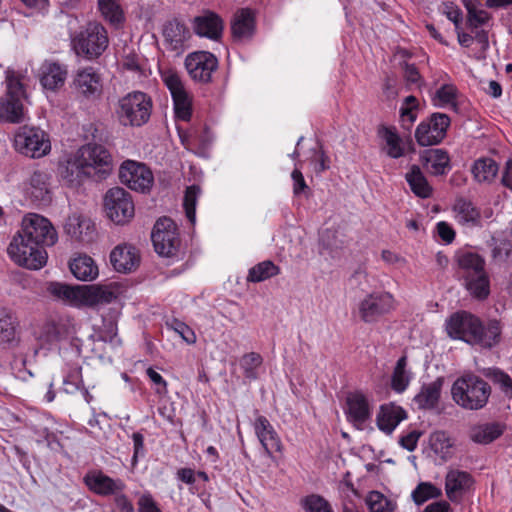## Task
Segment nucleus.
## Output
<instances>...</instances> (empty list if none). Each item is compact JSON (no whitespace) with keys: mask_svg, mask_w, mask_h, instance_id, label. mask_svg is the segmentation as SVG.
Here are the masks:
<instances>
[{"mask_svg":"<svg viewBox=\"0 0 512 512\" xmlns=\"http://www.w3.org/2000/svg\"><path fill=\"white\" fill-rule=\"evenodd\" d=\"M58 235L51 222L38 214H28L11 240L7 252L17 265L30 270L41 269L47 262L46 246H53Z\"/></svg>","mask_w":512,"mask_h":512,"instance_id":"obj_1","label":"nucleus"},{"mask_svg":"<svg viewBox=\"0 0 512 512\" xmlns=\"http://www.w3.org/2000/svg\"><path fill=\"white\" fill-rule=\"evenodd\" d=\"M112 168L109 151L99 144H86L78 149L74 157L59 165V175L71 186H79L87 177L105 179Z\"/></svg>","mask_w":512,"mask_h":512,"instance_id":"obj_2","label":"nucleus"},{"mask_svg":"<svg viewBox=\"0 0 512 512\" xmlns=\"http://www.w3.org/2000/svg\"><path fill=\"white\" fill-rule=\"evenodd\" d=\"M446 330L451 338L463 340L472 345H480L483 348H492L499 343L502 328L500 321L496 319L490 320L484 326L478 317L461 311L450 316Z\"/></svg>","mask_w":512,"mask_h":512,"instance_id":"obj_3","label":"nucleus"},{"mask_svg":"<svg viewBox=\"0 0 512 512\" xmlns=\"http://www.w3.org/2000/svg\"><path fill=\"white\" fill-rule=\"evenodd\" d=\"M453 401L466 410H480L486 406L491 386L488 382L474 373H466L458 377L452 387Z\"/></svg>","mask_w":512,"mask_h":512,"instance_id":"obj_4","label":"nucleus"},{"mask_svg":"<svg viewBox=\"0 0 512 512\" xmlns=\"http://www.w3.org/2000/svg\"><path fill=\"white\" fill-rule=\"evenodd\" d=\"M459 274L467 291L478 300L490 294V279L485 270V260L478 254L465 252L458 255Z\"/></svg>","mask_w":512,"mask_h":512,"instance_id":"obj_5","label":"nucleus"},{"mask_svg":"<svg viewBox=\"0 0 512 512\" xmlns=\"http://www.w3.org/2000/svg\"><path fill=\"white\" fill-rule=\"evenodd\" d=\"M106 28L98 22H89L71 38V46L78 57L86 60L98 59L108 48Z\"/></svg>","mask_w":512,"mask_h":512,"instance_id":"obj_6","label":"nucleus"},{"mask_svg":"<svg viewBox=\"0 0 512 512\" xmlns=\"http://www.w3.org/2000/svg\"><path fill=\"white\" fill-rule=\"evenodd\" d=\"M5 82L6 92L0 98V120L8 123H21L25 120L24 86L12 70L6 71Z\"/></svg>","mask_w":512,"mask_h":512,"instance_id":"obj_7","label":"nucleus"},{"mask_svg":"<svg viewBox=\"0 0 512 512\" xmlns=\"http://www.w3.org/2000/svg\"><path fill=\"white\" fill-rule=\"evenodd\" d=\"M152 111V100L144 92L133 91L122 97L116 110L124 126L140 127L148 122Z\"/></svg>","mask_w":512,"mask_h":512,"instance_id":"obj_8","label":"nucleus"},{"mask_svg":"<svg viewBox=\"0 0 512 512\" xmlns=\"http://www.w3.org/2000/svg\"><path fill=\"white\" fill-rule=\"evenodd\" d=\"M15 149L30 158H40L51 150L49 135L39 127L24 125L14 137Z\"/></svg>","mask_w":512,"mask_h":512,"instance_id":"obj_9","label":"nucleus"},{"mask_svg":"<svg viewBox=\"0 0 512 512\" xmlns=\"http://www.w3.org/2000/svg\"><path fill=\"white\" fill-rule=\"evenodd\" d=\"M106 214L115 224L123 225L129 222L135 213L131 194L121 187L110 188L104 197Z\"/></svg>","mask_w":512,"mask_h":512,"instance_id":"obj_10","label":"nucleus"},{"mask_svg":"<svg viewBox=\"0 0 512 512\" xmlns=\"http://www.w3.org/2000/svg\"><path fill=\"white\" fill-rule=\"evenodd\" d=\"M151 239L157 254L173 257L177 254L180 239L174 221L168 217L159 218L152 230Z\"/></svg>","mask_w":512,"mask_h":512,"instance_id":"obj_11","label":"nucleus"},{"mask_svg":"<svg viewBox=\"0 0 512 512\" xmlns=\"http://www.w3.org/2000/svg\"><path fill=\"white\" fill-rule=\"evenodd\" d=\"M393 309L394 299L388 292L368 293L358 304L359 317L367 324L378 322Z\"/></svg>","mask_w":512,"mask_h":512,"instance_id":"obj_12","label":"nucleus"},{"mask_svg":"<svg viewBox=\"0 0 512 512\" xmlns=\"http://www.w3.org/2000/svg\"><path fill=\"white\" fill-rule=\"evenodd\" d=\"M450 118L444 113H433L416 128L415 138L420 146H433L442 142L450 126Z\"/></svg>","mask_w":512,"mask_h":512,"instance_id":"obj_13","label":"nucleus"},{"mask_svg":"<svg viewBox=\"0 0 512 512\" xmlns=\"http://www.w3.org/2000/svg\"><path fill=\"white\" fill-rule=\"evenodd\" d=\"M120 181L128 188L146 193L154 181L152 171L143 163L133 160H126L119 169Z\"/></svg>","mask_w":512,"mask_h":512,"instance_id":"obj_14","label":"nucleus"},{"mask_svg":"<svg viewBox=\"0 0 512 512\" xmlns=\"http://www.w3.org/2000/svg\"><path fill=\"white\" fill-rule=\"evenodd\" d=\"M184 64L194 81L207 84L212 81V74L218 68V59L211 52L195 51L186 56Z\"/></svg>","mask_w":512,"mask_h":512,"instance_id":"obj_15","label":"nucleus"},{"mask_svg":"<svg viewBox=\"0 0 512 512\" xmlns=\"http://www.w3.org/2000/svg\"><path fill=\"white\" fill-rule=\"evenodd\" d=\"M163 81L171 93L176 118L189 121L192 116L191 99L180 77L176 73L169 72L163 76Z\"/></svg>","mask_w":512,"mask_h":512,"instance_id":"obj_16","label":"nucleus"},{"mask_svg":"<svg viewBox=\"0 0 512 512\" xmlns=\"http://www.w3.org/2000/svg\"><path fill=\"white\" fill-rule=\"evenodd\" d=\"M82 290L81 304L89 307L110 304L121 294V286L117 282L82 285Z\"/></svg>","mask_w":512,"mask_h":512,"instance_id":"obj_17","label":"nucleus"},{"mask_svg":"<svg viewBox=\"0 0 512 512\" xmlns=\"http://www.w3.org/2000/svg\"><path fill=\"white\" fill-rule=\"evenodd\" d=\"M84 483L90 491L100 496H112L124 491L126 485L121 479H113L100 470L89 471Z\"/></svg>","mask_w":512,"mask_h":512,"instance_id":"obj_18","label":"nucleus"},{"mask_svg":"<svg viewBox=\"0 0 512 512\" xmlns=\"http://www.w3.org/2000/svg\"><path fill=\"white\" fill-rule=\"evenodd\" d=\"M162 35L166 48L177 55L184 52L186 42L191 36L187 26L177 19L168 20L163 25Z\"/></svg>","mask_w":512,"mask_h":512,"instance_id":"obj_19","label":"nucleus"},{"mask_svg":"<svg viewBox=\"0 0 512 512\" xmlns=\"http://www.w3.org/2000/svg\"><path fill=\"white\" fill-rule=\"evenodd\" d=\"M73 85L77 93L88 99L96 98L102 92L101 76L93 67L78 70Z\"/></svg>","mask_w":512,"mask_h":512,"instance_id":"obj_20","label":"nucleus"},{"mask_svg":"<svg viewBox=\"0 0 512 512\" xmlns=\"http://www.w3.org/2000/svg\"><path fill=\"white\" fill-rule=\"evenodd\" d=\"M110 262L117 272L130 273L139 266L140 256L134 246L120 244L111 251Z\"/></svg>","mask_w":512,"mask_h":512,"instance_id":"obj_21","label":"nucleus"},{"mask_svg":"<svg viewBox=\"0 0 512 512\" xmlns=\"http://www.w3.org/2000/svg\"><path fill=\"white\" fill-rule=\"evenodd\" d=\"M256 29L255 16L248 8L238 10L231 21V33L235 42L252 39Z\"/></svg>","mask_w":512,"mask_h":512,"instance_id":"obj_22","label":"nucleus"},{"mask_svg":"<svg viewBox=\"0 0 512 512\" xmlns=\"http://www.w3.org/2000/svg\"><path fill=\"white\" fill-rule=\"evenodd\" d=\"M64 230L72 239L89 243L93 240L95 225L90 219L82 215L73 214L67 218Z\"/></svg>","mask_w":512,"mask_h":512,"instance_id":"obj_23","label":"nucleus"},{"mask_svg":"<svg viewBox=\"0 0 512 512\" xmlns=\"http://www.w3.org/2000/svg\"><path fill=\"white\" fill-rule=\"evenodd\" d=\"M420 161L427 171L435 176L445 175L451 168L449 154L444 149H426L420 154Z\"/></svg>","mask_w":512,"mask_h":512,"instance_id":"obj_24","label":"nucleus"},{"mask_svg":"<svg viewBox=\"0 0 512 512\" xmlns=\"http://www.w3.org/2000/svg\"><path fill=\"white\" fill-rule=\"evenodd\" d=\"M255 432L268 456H272L274 452L281 451V440L266 417H257L255 421Z\"/></svg>","mask_w":512,"mask_h":512,"instance_id":"obj_25","label":"nucleus"},{"mask_svg":"<svg viewBox=\"0 0 512 512\" xmlns=\"http://www.w3.org/2000/svg\"><path fill=\"white\" fill-rule=\"evenodd\" d=\"M407 418L406 411L394 403L383 404L377 414L376 423L379 430L391 434L398 424Z\"/></svg>","mask_w":512,"mask_h":512,"instance_id":"obj_26","label":"nucleus"},{"mask_svg":"<svg viewBox=\"0 0 512 512\" xmlns=\"http://www.w3.org/2000/svg\"><path fill=\"white\" fill-rule=\"evenodd\" d=\"M346 241L344 235L337 229L326 228L319 235V253L323 256L336 259L341 256Z\"/></svg>","mask_w":512,"mask_h":512,"instance_id":"obj_27","label":"nucleus"},{"mask_svg":"<svg viewBox=\"0 0 512 512\" xmlns=\"http://www.w3.org/2000/svg\"><path fill=\"white\" fill-rule=\"evenodd\" d=\"M443 384V377H438L428 384H423L420 391L414 396L413 402L421 410L436 408L441 397Z\"/></svg>","mask_w":512,"mask_h":512,"instance_id":"obj_28","label":"nucleus"},{"mask_svg":"<svg viewBox=\"0 0 512 512\" xmlns=\"http://www.w3.org/2000/svg\"><path fill=\"white\" fill-rule=\"evenodd\" d=\"M195 33L202 37L218 40L223 31V21L214 12L207 11L194 19Z\"/></svg>","mask_w":512,"mask_h":512,"instance_id":"obj_29","label":"nucleus"},{"mask_svg":"<svg viewBox=\"0 0 512 512\" xmlns=\"http://www.w3.org/2000/svg\"><path fill=\"white\" fill-rule=\"evenodd\" d=\"M50 175L45 171H35L30 178L29 194L33 201L40 204L51 202Z\"/></svg>","mask_w":512,"mask_h":512,"instance_id":"obj_30","label":"nucleus"},{"mask_svg":"<svg viewBox=\"0 0 512 512\" xmlns=\"http://www.w3.org/2000/svg\"><path fill=\"white\" fill-rule=\"evenodd\" d=\"M71 273L81 281H92L98 276V267L87 255H80L69 263Z\"/></svg>","mask_w":512,"mask_h":512,"instance_id":"obj_31","label":"nucleus"},{"mask_svg":"<svg viewBox=\"0 0 512 512\" xmlns=\"http://www.w3.org/2000/svg\"><path fill=\"white\" fill-rule=\"evenodd\" d=\"M66 76L67 70L59 63H45L42 67L41 84L46 89L55 90L64 84Z\"/></svg>","mask_w":512,"mask_h":512,"instance_id":"obj_32","label":"nucleus"},{"mask_svg":"<svg viewBox=\"0 0 512 512\" xmlns=\"http://www.w3.org/2000/svg\"><path fill=\"white\" fill-rule=\"evenodd\" d=\"M349 417L357 423H364L370 418V409L366 397L361 393H352L347 397Z\"/></svg>","mask_w":512,"mask_h":512,"instance_id":"obj_33","label":"nucleus"},{"mask_svg":"<svg viewBox=\"0 0 512 512\" xmlns=\"http://www.w3.org/2000/svg\"><path fill=\"white\" fill-rule=\"evenodd\" d=\"M498 171L499 166L497 162L494 159L488 157L475 160L471 167L473 177L479 183L492 182L497 176Z\"/></svg>","mask_w":512,"mask_h":512,"instance_id":"obj_34","label":"nucleus"},{"mask_svg":"<svg viewBox=\"0 0 512 512\" xmlns=\"http://www.w3.org/2000/svg\"><path fill=\"white\" fill-rule=\"evenodd\" d=\"M472 484V478L469 473L464 471L452 470L446 476L445 489L450 500L456 499V493L466 490Z\"/></svg>","mask_w":512,"mask_h":512,"instance_id":"obj_35","label":"nucleus"},{"mask_svg":"<svg viewBox=\"0 0 512 512\" xmlns=\"http://www.w3.org/2000/svg\"><path fill=\"white\" fill-rule=\"evenodd\" d=\"M405 177L410 189L416 196L420 198H428L431 196L432 187L429 185L419 166L413 165Z\"/></svg>","mask_w":512,"mask_h":512,"instance_id":"obj_36","label":"nucleus"},{"mask_svg":"<svg viewBox=\"0 0 512 512\" xmlns=\"http://www.w3.org/2000/svg\"><path fill=\"white\" fill-rule=\"evenodd\" d=\"M68 334V325L65 321L62 319L52 320L43 325L39 339L46 344H53L66 338Z\"/></svg>","mask_w":512,"mask_h":512,"instance_id":"obj_37","label":"nucleus"},{"mask_svg":"<svg viewBox=\"0 0 512 512\" xmlns=\"http://www.w3.org/2000/svg\"><path fill=\"white\" fill-rule=\"evenodd\" d=\"M17 325L15 314L9 309L0 308V345L15 341Z\"/></svg>","mask_w":512,"mask_h":512,"instance_id":"obj_38","label":"nucleus"},{"mask_svg":"<svg viewBox=\"0 0 512 512\" xmlns=\"http://www.w3.org/2000/svg\"><path fill=\"white\" fill-rule=\"evenodd\" d=\"M503 433V427L496 422L477 425L472 428L471 439L480 444H488L493 442Z\"/></svg>","mask_w":512,"mask_h":512,"instance_id":"obj_39","label":"nucleus"},{"mask_svg":"<svg viewBox=\"0 0 512 512\" xmlns=\"http://www.w3.org/2000/svg\"><path fill=\"white\" fill-rule=\"evenodd\" d=\"M48 291L58 299L80 303L82 301V285L71 286L64 283L51 282L48 286Z\"/></svg>","mask_w":512,"mask_h":512,"instance_id":"obj_40","label":"nucleus"},{"mask_svg":"<svg viewBox=\"0 0 512 512\" xmlns=\"http://www.w3.org/2000/svg\"><path fill=\"white\" fill-rule=\"evenodd\" d=\"M467 10V27L474 30L484 25L490 18L489 14L480 9L481 3L478 0H462Z\"/></svg>","mask_w":512,"mask_h":512,"instance_id":"obj_41","label":"nucleus"},{"mask_svg":"<svg viewBox=\"0 0 512 512\" xmlns=\"http://www.w3.org/2000/svg\"><path fill=\"white\" fill-rule=\"evenodd\" d=\"M379 133L386 143V153L389 157L398 159L404 155L402 140L394 128L382 127Z\"/></svg>","mask_w":512,"mask_h":512,"instance_id":"obj_42","label":"nucleus"},{"mask_svg":"<svg viewBox=\"0 0 512 512\" xmlns=\"http://www.w3.org/2000/svg\"><path fill=\"white\" fill-rule=\"evenodd\" d=\"M98 6L101 14L110 24L119 26L124 22V12L118 0H98Z\"/></svg>","mask_w":512,"mask_h":512,"instance_id":"obj_43","label":"nucleus"},{"mask_svg":"<svg viewBox=\"0 0 512 512\" xmlns=\"http://www.w3.org/2000/svg\"><path fill=\"white\" fill-rule=\"evenodd\" d=\"M407 366V357L402 356L397 360L396 366L394 368L392 378H391V387L394 391L398 393H402L406 390L410 382V376L406 371Z\"/></svg>","mask_w":512,"mask_h":512,"instance_id":"obj_44","label":"nucleus"},{"mask_svg":"<svg viewBox=\"0 0 512 512\" xmlns=\"http://www.w3.org/2000/svg\"><path fill=\"white\" fill-rule=\"evenodd\" d=\"M280 273V269L272 261L266 260L253 266L249 270L247 280L250 282H261L276 276Z\"/></svg>","mask_w":512,"mask_h":512,"instance_id":"obj_45","label":"nucleus"},{"mask_svg":"<svg viewBox=\"0 0 512 512\" xmlns=\"http://www.w3.org/2000/svg\"><path fill=\"white\" fill-rule=\"evenodd\" d=\"M442 495L441 489L431 482H420L412 491L411 497L416 505H422L430 499H436Z\"/></svg>","mask_w":512,"mask_h":512,"instance_id":"obj_46","label":"nucleus"},{"mask_svg":"<svg viewBox=\"0 0 512 512\" xmlns=\"http://www.w3.org/2000/svg\"><path fill=\"white\" fill-rule=\"evenodd\" d=\"M366 503L370 512H393L396 507L395 503L378 491H371L366 498Z\"/></svg>","mask_w":512,"mask_h":512,"instance_id":"obj_47","label":"nucleus"},{"mask_svg":"<svg viewBox=\"0 0 512 512\" xmlns=\"http://www.w3.org/2000/svg\"><path fill=\"white\" fill-rule=\"evenodd\" d=\"M454 211L457 213L459 222L463 223H475L480 216L475 206L463 198L456 201Z\"/></svg>","mask_w":512,"mask_h":512,"instance_id":"obj_48","label":"nucleus"},{"mask_svg":"<svg viewBox=\"0 0 512 512\" xmlns=\"http://www.w3.org/2000/svg\"><path fill=\"white\" fill-rule=\"evenodd\" d=\"M200 187L198 185H191L186 188L183 206L185 209L186 217L194 224L196 219V202L200 194Z\"/></svg>","mask_w":512,"mask_h":512,"instance_id":"obj_49","label":"nucleus"},{"mask_svg":"<svg viewBox=\"0 0 512 512\" xmlns=\"http://www.w3.org/2000/svg\"><path fill=\"white\" fill-rule=\"evenodd\" d=\"M263 358L259 353L250 352L242 356L240 360V366L244 371V376L247 379H256V369L261 366Z\"/></svg>","mask_w":512,"mask_h":512,"instance_id":"obj_50","label":"nucleus"},{"mask_svg":"<svg viewBox=\"0 0 512 512\" xmlns=\"http://www.w3.org/2000/svg\"><path fill=\"white\" fill-rule=\"evenodd\" d=\"M301 505L306 512H333L329 502L317 494H311L303 498Z\"/></svg>","mask_w":512,"mask_h":512,"instance_id":"obj_51","label":"nucleus"},{"mask_svg":"<svg viewBox=\"0 0 512 512\" xmlns=\"http://www.w3.org/2000/svg\"><path fill=\"white\" fill-rule=\"evenodd\" d=\"M457 88L452 84H444L436 91V99L440 106L450 105L453 110H457Z\"/></svg>","mask_w":512,"mask_h":512,"instance_id":"obj_52","label":"nucleus"},{"mask_svg":"<svg viewBox=\"0 0 512 512\" xmlns=\"http://www.w3.org/2000/svg\"><path fill=\"white\" fill-rule=\"evenodd\" d=\"M487 376L497 385H499L505 395L512 397V378L504 371L494 368L491 369Z\"/></svg>","mask_w":512,"mask_h":512,"instance_id":"obj_53","label":"nucleus"},{"mask_svg":"<svg viewBox=\"0 0 512 512\" xmlns=\"http://www.w3.org/2000/svg\"><path fill=\"white\" fill-rule=\"evenodd\" d=\"M494 241L492 248V258L495 261L504 262L506 261L512 252V243L507 239Z\"/></svg>","mask_w":512,"mask_h":512,"instance_id":"obj_54","label":"nucleus"},{"mask_svg":"<svg viewBox=\"0 0 512 512\" xmlns=\"http://www.w3.org/2000/svg\"><path fill=\"white\" fill-rule=\"evenodd\" d=\"M430 443L432 449L436 453L447 452L448 449L452 446L450 438L444 431H436L432 433L430 436Z\"/></svg>","mask_w":512,"mask_h":512,"instance_id":"obj_55","label":"nucleus"},{"mask_svg":"<svg viewBox=\"0 0 512 512\" xmlns=\"http://www.w3.org/2000/svg\"><path fill=\"white\" fill-rule=\"evenodd\" d=\"M349 283L351 287L358 288L362 292H367L370 287L368 274L363 268H358L350 277Z\"/></svg>","mask_w":512,"mask_h":512,"instance_id":"obj_56","label":"nucleus"},{"mask_svg":"<svg viewBox=\"0 0 512 512\" xmlns=\"http://www.w3.org/2000/svg\"><path fill=\"white\" fill-rule=\"evenodd\" d=\"M443 14L453 22L455 29L458 30L462 21V11L453 2L443 3Z\"/></svg>","mask_w":512,"mask_h":512,"instance_id":"obj_57","label":"nucleus"},{"mask_svg":"<svg viewBox=\"0 0 512 512\" xmlns=\"http://www.w3.org/2000/svg\"><path fill=\"white\" fill-rule=\"evenodd\" d=\"M133 440V456L132 464L135 465L138 462L139 457L145 456L144 436L140 432H134L132 434Z\"/></svg>","mask_w":512,"mask_h":512,"instance_id":"obj_58","label":"nucleus"},{"mask_svg":"<svg viewBox=\"0 0 512 512\" xmlns=\"http://www.w3.org/2000/svg\"><path fill=\"white\" fill-rule=\"evenodd\" d=\"M177 479L187 485H190V491L200 490L202 487L195 486L196 472L191 468H180L176 473Z\"/></svg>","mask_w":512,"mask_h":512,"instance_id":"obj_59","label":"nucleus"},{"mask_svg":"<svg viewBox=\"0 0 512 512\" xmlns=\"http://www.w3.org/2000/svg\"><path fill=\"white\" fill-rule=\"evenodd\" d=\"M174 330L181 336V338L188 344L196 342V335L193 330L184 322L175 320L173 324Z\"/></svg>","mask_w":512,"mask_h":512,"instance_id":"obj_60","label":"nucleus"},{"mask_svg":"<svg viewBox=\"0 0 512 512\" xmlns=\"http://www.w3.org/2000/svg\"><path fill=\"white\" fill-rule=\"evenodd\" d=\"M80 371L81 368L79 367L64 379L63 384L66 393H74L80 389V384L82 383Z\"/></svg>","mask_w":512,"mask_h":512,"instance_id":"obj_61","label":"nucleus"},{"mask_svg":"<svg viewBox=\"0 0 512 512\" xmlns=\"http://www.w3.org/2000/svg\"><path fill=\"white\" fill-rule=\"evenodd\" d=\"M420 436L421 432L413 430L409 432L407 435L401 436L399 439V444L404 449L412 452L416 449Z\"/></svg>","mask_w":512,"mask_h":512,"instance_id":"obj_62","label":"nucleus"},{"mask_svg":"<svg viewBox=\"0 0 512 512\" xmlns=\"http://www.w3.org/2000/svg\"><path fill=\"white\" fill-rule=\"evenodd\" d=\"M114 496V505L118 512H135L132 502L122 492H118Z\"/></svg>","mask_w":512,"mask_h":512,"instance_id":"obj_63","label":"nucleus"},{"mask_svg":"<svg viewBox=\"0 0 512 512\" xmlns=\"http://www.w3.org/2000/svg\"><path fill=\"white\" fill-rule=\"evenodd\" d=\"M138 512H161L150 494H144L138 501Z\"/></svg>","mask_w":512,"mask_h":512,"instance_id":"obj_64","label":"nucleus"}]
</instances>
